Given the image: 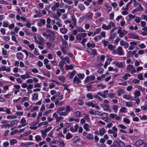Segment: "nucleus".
<instances>
[{"mask_svg":"<svg viewBox=\"0 0 147 147\" xmlns=\"http://www.w3.org/2000/svg\"><path fill=\"white\" fill-rule=\"evenodd\" d=\"M131 76L130 74H125L122 77V78L125 80H126L127 79V77H130Z\"/></svg>","mask_w":147,"mask_h":147,"instance_id":"8fccbe9b","label":"nucleus"},{"mask_svg":"<svg viewBox=\"0 0 147 147\" xmlns=\"http://www.w3.org/2000/svg\"><path fill=\"white\" fill-rule=\"evenodd\" d=\"M86 97L90 99H93V97L91 94L88 93L86 95Z\"/></svg>","mask_w":147,"mask_h":147,"instance_id":"774afa93","label":"nucleus"},{"mask_svg":"<svg viewBox=\"0 0 147 147\" xmlns=\"http://www.w3.org/2000/svg\"><path fill=\"white\" fill-rule=\"evenodd\" d=\"M2 50L3 54L6 57H7L8 54L7 53V51L3 48H2Z\"/></svg>","mask_w":147,"mask_h":147,"instance_id":"58836bf2","label":"nucleus"},{"mask_svg":"<svg viewBox=\"0 0 147 147\" xmlns=\"http://www.w3.org/2000/svg\"><path fill=\"white\" fill-rule=\"evenodd\" d=\"M105 7L107 9V11L109 12H110L112 9V7L108 3H105L104 4Z\"/></svg>","mask_w":147,"mask_h":147,"instance_id":"6ab92c4d","label":"nucleus"},{"mask_svg":"<svg viewBox=\"0 0 147 147\" xmlns=\"http://www.w3.org/2000/svg\"><path fill=\"white\" fill-rule=\"evenodd\" d=\"M136 88L141 90L142 92L144 91L145 90V89L144 88H142L141 86H140L136 85Z\"/></svg>","mask_w":147,"mask_h":147,"instance_id":"bf43d9fd","label":"nucleus"},{"mask_svg":"<svg viewBox=\"0 0 147 147\" xmlns=\"http://www.w3.org/2000/svg\"><path fill=\"white\" fill-rule=\"evenodd\" d=\"M100 106L102 108H104L103 109L105 111H109L110 107V105L105 103H102L100 104Z\"/></svg>","mask_w":147,"mask_h":147,"instance_id":"ddd939ff","label":"nucleus"},{"mask_svg":"<svg viewBox=\"0 0 147 147\" xmlns=\"http://www.w3.org/2000/svg\"><path fill=\"white\" fill-rule=\"evenodd\" d=\"M16 118V117L15 115H9L7 117V118L8 119H15Z\"/></svg>","mask_w":147,"mask_h":147,"instance_id":"09e8293b","label":"nucleus"},{"mask_svg":"<svg viewBox=\"0 0 147 147\" xmlns=\"http://www.w3.org/2000/svg\"><path fill=\"white\" fill-rule=\"evenodd\" d=\"M119 127L121 128L120 130V131L121 132L123 133H127V132L123 129H125L126 128V127L122 124H120L119 125Z\"/></svg>","mask_w":147,"mask_h":147,"instance_id":"9b49d317","label":"nucleus"},{"mask_svg":"<svg viewBox=\"0 0 147 147\" xmlns=\"http://www.w3.org/2000/svg\"><path fill=\"white\" fill-rule=\"evenodd\" d=\"M40 132L41 134L42 137L44 138H45L47 135V133L44 130H41Z\"/></svg>","mask_w":147,"mask_h":147,"instance_id":"c756f323","label":"nucleus"},{"mask_svg":"<svg viewBox=\"0 0 147 147\" xmlns=\"http://www.w3.org/2000/svg\"><path fill=\"white\" fill-rule=\"evenodd\" d=\"M119 112L123 113L127 112V108L124 107H122L119 110Z\"/></svg>","mask_w":147,"mask_h":147,"instance_id":"37998d69","label":"nucleus"},{"mask_svg":"<svg viewBox=\"0 0 147 147\" xmlns=\"http://www.w3.org/2000/svg\"><path fill=\"white\" fill-rule=\"evenodd\" d=\"M37 37H38V39L39 40V42H40V43L41 44H38L41 45H44V44H43L42 43L44 42L45 40H44V39L43 38H42V37L40 35H38L37 36Z\"/></svg>","mask_w":147,"mask_h":147,"instance_id":"aec40b11","label":"nucleus"},{"mask_svg":"<svg viewBox=\"0 0 147 147\" xmlns=\"http://www.w3.org/2000/svg\"><path fill=\"white\" fill-rule=\"evenodd\" d=\"M93 15V14L92 13H89L86 15L87 18L89 20H91L92 19V16Z\"/></svg>","mask_w":147,"mask_h":147,"instance_id":"79ce46f5","label":"nucleus"},{"mask_svg":"<svg viewBox=\"0 0 147 147\" xmlns=\"http://www.w3.org/2000/svg\"><path fill=\"white\" fill-rule=\"evenodd\" d=\"M144 141L141 140L137 141L135 143V145L136 146H139L140 145L143 144L144 143Z\"/></svg>","mask_w":147,"mask_h":147,"instance_id":"5701e85b","label":"nucleus"},{"mask_svg":"<svg viewBox=\"0 0 147 147\" xmlns=\"http://www.w3.org/2000/svg\"><path fill=\"white\" fill-rule=\"evenodd\" d=\"M86 105L88 106H91L92 107H95L94 104L92 102H89L86 103Z\"/></svg>","mask_w":147,"mask_h":147,"instance_id":"4d7b16f0","label":"nucleus"},{"mask_svg":"<svg viewBox=\"0 0 147 147\" xmlns=\"http://www.w3.org/2000/svg\"><path fill=\"white\" fill-rule=\"evenodd\" d=\"M96 115L101 116H106V117L108 116V114L107 113H102L101 112L98 111H95V115Z\"/></svg>","mask_w":147,"mask_h":147,"instance_id":"f8f14e48","label":"nucleus"},{"mask_svg":"<svg viewBox=\"0 0 147 147\" xmlns=\"http://www.w3.org/2000/svg\"><path fill=\"white\" fill-rule=\"evenodd\" d=\"M17 140L16 139H11L9 141L10 144L11 145H14L15 144L17 143Z\"/></svg>","mask_w":147,"mask_h":147,"instance_id":"473e14b6","label":"nucleus"},{"mask_svg":"<svg viewBox=\"0 0 147 147\" xmlns=\"http://www.w3.org/2000/svg\"><path fill=\"white\" fill-rule=\"evenodd\" d=\"M105 47H106L108 44L109 42L108 41L105 40H102V41Z\"/></svg>","mask_w":147,"mask_h":147,"instance_id":"680f3d73","label":"nucleus"},{"mask_svg":"<svg viewBox=\"0 0 147 147\" xmlns=\"http://www.w3.org/2000/svg\"><path fill=\"white\" fill-rule=\"evenodd\" d=\"M20 123L22 124L25 125V126L27 125L28 123L26 122V120L24 117H22L20 120Z\"/></svg>","mask_w":147,"mask_h":147,"instance_id":"393cba45","label":"nucleus"},{"mask_svg":"<svg viewBox=\"0 0 147 147\" xmlns=\"http://www.w3.org/2000/svg\"><path fill=\"white\" fill-rule=\"evenodd\" d=\"M67 31V29L65 28H62L60 29V31L63 34H66Z\"/></svg>","mask_w":147,"mask_h":147,"instance_id":"a878e982","label":"nucleus"},{"mask_svg":"<svg viewBox=\"0 0 147 147\" xmlns=\"http://www.w3.org/2000/svg\"><path fill=\"white\" fill-rule=\"evenodd\" d=\"M81 82L80 79L76 76H75L73 80V83L74 84L77 83V84H78Z\"/></svg>","mask_w":147,"mask_h":147,"instance_id":"4468645a","label":"nucleus"},{"mask_svg":"<svg viewBox=\"0 0 147 147\" xmlns=\"http://www.w3.org/2000/svg\"><path fill=\"white\" fill-rule=\"evenodd\" d=\"M113 63L119 68H121L123 67V65L122 63L120 62L115 61L113 62Z\"/></svg>","mask_w":147,"mask_h":147,"instance_id":"2eb2a0df","label":"nucleus"},{"mask_svg":"<svg viewBox=\"0 0 147 147\" xmlns=\"http://www.w3.org/2000/svg\"><path fill=\"white\" fill-rule=\"evenodd\" d=\"M60 58L63 61H64V60L66 61V62L68 63L69 64L70 63V61L68 57L66 56L64 58H63L62 57H60Z\"/></svg>","mask_w":147,"mask_h":147,"instance_id":"c85d7f7f","label":"nucleus"},{"mask_svg":"<svg viewBox=\"0 0 147 147\" xmlns=\"http://www.w3.org/2000/svg\"><path fill=\"white\" fill-rule=\"evenodd\" d=\"M76 74V71L75 70L73 71L72 72H69L68 74V75H69V78L70 79L72 78Z\"/></svg>","mask_w":147,"mask_h":147,"instance_id":"412c9836","label":"nucleus"},{"mask_svg":"<svg viewBox=\"0 0 147 147\" xmlns=\"http://www.w3.org/2000/svg\"><path fill=\"white\" fill-rule=\"evenodd\" d=\"M35 140L36 142H38L41 141L42 138L40 136L37 135L35 136Z\"/></svg>","mask_w":147,"mask_h":147,"instance_id":"4be33fe9","label":"nucleus"},{"mask_svg":"<svg viewBox=\"0 0 147 147\" xmlns=\"http://www.w3.org/2000/svg\"><path fill=\"white\" fill-rule=\"evenodd\" d=\"M117 50L119 55H123V50L122 47H119L117 49Z\"/></svg>","mask_w":147,"mask_h":147,"instance_id":"a211bd4d","label":"nucleus"},{"mask_svg":"<svg viewBox=\"0 0 147 147\" xmlns=\"http://www.w3.org/2000/svg\"><path fill=\"white\" fill-rule=\"evenodd\" d=\"M84 129L87 131H88L90 130L89 125L87 123H85L84 126Z\"/></svg>","mask_w":147,"mask_h":147,"instance_id":"a19ab883","label":"nucleus"},{"mask_svg":"<svg viewBox=\"0 0 147 147\" xmlns=\"http://www.w3.org/2000/svg\"><path fill=\"white\" fill-rule=\"evenodd\" d=\"M108 90H105L103 92V94L102 92H99L97 93L98 95H94V97L95 98L98 99L100 101H102L103 100L98 95L104 98H107V95L108 94Z\"/></svg>","mask_w":147,"mask_h":147,"instance_id":"f03ea898","label":"nucleus"},{"mask_svg":"<svg viewBox=\"0 0 147 147\" xmlns=\"http://www.w3.org/2000/svg\"><path fill=\"white\" fill-rule=\"evenodd\" d=\"M86 138L88 139L92 140L94 138V136L90 134H89L87 135Z\"/></svg>","mask_w":147,"mask_h":147,"instance_id":"603ef678","label":"nucleus"},{"mask_svg":"<svg viewBox=\"0 0 147 147\" xmlns=\"http://www.w3.org/2000/svg\"><path fill=\"white\" fill-rule=\"evenodd\" d=\"M70 110L69 106L67 105L65 107H62L58 108L57 111V113L60 116H66L68 114Z\"/></svg>","mask_w":147,"mask_h":147,"instance_id":"f257e3e1","label":"nucleus"},{"mask_svg":"<svg viewBox=\"0 0 147 147\" xmlns=\"http://www.w3.org/2000/svg\"><path fill=\"white\" fill-rule=\"evenodd\" d=\"M105 129L103 128L99 130V134L101 136H102L106 132Z\"/></svg>","mask_w":147,"mask_h":147,"instance_id":"bb28decb","label":"nucleus"},{"mask_svg":"<svg viewBox=\"0 0 147 147\" xmlns=\"http://www.w3.org/2000/svg\"><path fill=\"white\" fill-rule=\"evenodd\" d=\"M31 74V73L30 72L26 71V74L24 75L25 76H26V78H31V76H30V74Z\"/></svg>","mask_w":147,"mask_h":147,"instance_id":"6e6d98bb","label":"nucleus"},{"mask_svg":"<svg viewBox=\"0 0 147 147\" xmlns=\"http://www.w3.org/2000/svg\"><path fill=\"white\" fill-rule=\"evenodd\" d=\"M32 99L33 100H36L38 98V94L37 93H35L32 94Z\"/></svg>","mask_w":147,"mask_h":147,"instance_id":"2f4dec72","label":"nucleus"},{"mask_svg":"<svg viewBox=\"0 0 147 147\" xmlns=\"http://www.w3.org/2000/svg\"><path fill=\"white\" fill-rule=\"evenodd\" d=\"M78 7L80 8L81 11L84 10L85 9L84 5L82 4H79L78 5Z\"/></svg>","mask_w":147,"mask_h":147,"instance_id":"0e129e2a","label":"nucleus"},{"mask_svg":"<svg viewBox=\"0 0 147 147\" xmlns=\"http://www.w3.org/2000/svg\"><path fill=\"white\" fill-rule=\"evenodd\" d=\"M48 124V122L46 121L44 122H41L38 124V127H40L42 125H47Z\"/></svg>","mask_w":147,"mask_h":147,"instance_id":"49530a36","label":"nucleus"},{"mask_svg":"<svg viewBox=\"0 0 147 147\" xmlns=\"http://www.w3.org/2000/svg\"><path fill=\"white\" fill-rule=\"evenodd\" d=\"M73 137V135H72L69 132H68L67 133V134L66 136V138L68 140L70 138H71Z\"/></svg>","mask_w":147,"mask_h":147,"instance_id":"c9c22d12","label":"nucleus"},{"mask_svg":"<svg viewBox=\"0 0 147 147\" xmlns=\"http://www.w3.org/2000/svg\"><path fill=\"white\" fill-rule=\"evenodd\" d=\"M80 137H78V136H76L74 137L73 140L74 141V142L76 143L77 141H79L80 140Z\"/></svg>","mask_w":147,"mask_h":147,"instance_id":"864d4df0","label":"nucleus"},{"mask_svg":"<svg viewBox=\"0 0 147 147\" xmlns=\"http://www.w3.org/2000/svg\"><path fill=\"white\" fill-rule=\"evenodd\" d=\"M128 35L129 36V38H132L134 39L140 40V38L138 35L134 33H129Z\"/></svg>","mask_w":147,"mask_h":147,"instance_id":"423d86ee","label":"nucleus"},{"mask_svg":"<svg viewBox=\"0 0 147 147\" xmlns=\"http://www.w3.org/2000/svg\"><path fill=\"white\" fill-rule=\"evenodd\" d=\"M117 129L115 126L112 127V129H109L108 131V133L109 134H113L114 138H116L117 136Z\"/></svg>","mask_w":147,"mask_h":147,"instance_id":"20e7f679","label":"nucleus"},{"mask_svg":"<svg viewBox=\"0 0 147 147\" xmlns=\"http://www.w3.org/2000/svg\"><path fill=\"white\" fill-rule=\"evenodd\" d=\"M115 96V94L113 93H109L108 95V97L109 98H113Z\"/></svg>","mask_w":147,"mask_h":147,"instance_id":"69168bd1","label":"nucleus"},{"mask_svg":"<svg viewBox=\"0 0 147 147\" xmlns=\"http://www.w3.org/2000/svg\"><path fill=\"white\" fill-rule=\"evenodd\" d=\"M61 15V13L59 11H57L56 13L53 14V16L55 20L61 21L59 19V17Z\"/></svg>","mask_w":147,"mask_h":147,"instance_id":"9d476101","label":"nucleus"},{"mask_svg":"<svg viewBox=\"0 0 147 147\" xmlns=\"http://www.w3.org/2000/svg\"><path fill=\"white\" fill-rule=\"evenodd\" d=\"M16 57L18 59H22L23 57V55L22 53L19 52L17 53Z\"/></svg>","mask_w":147,"mask_h":147,"instance_id":"72a5a7b5","label":"nucleus"},{"mask_svg":"<svg viewBox=\"0 0 147 147\" xmlns=\"http://www.w3.org/2000/svg\"><path fill=\"white\" fill-rule=\"evenodd\" d=\"M65 67L66 70L67 71L69 70H71L73 69V66L72 65H65Z\"/></svg>","mask_w":147,"mask_h":147,"instance_id":"cd10ccee","label":"nucleus"},{"mask_svg":"<svg viewBox=\"0 0 147 147\" xmlns=\"http://www.w3.org/2000/svg\"><path fill=\"white\" fill-rule=\"evenodd\" d=\"M77 30L78 32H85V30H84L81 27H78L77 28Z\"/></svg>","mask_w":147,"mask_h":147,"instance_id":"338daca9","label":"nucleus"},{"mask_svg":"<svg viewBox=\"0 0 147 147\" xmlns=\"http://www.w3.org/2000/svg\"><path fill=\"white\" fill-rule=\"evenodd\" d=\"M86 36L87 34L86 33H80L77 35L76 38L78 40L80 41L83 38L86 37Z\"/></svg>","mask_w":147,"mask_h":147,"instance_id":"1a4fd4ad","label":"nucleus"},{"mask_svg":"<svg viewBox=\"0 0 147 147\" xmlns=\"http://www.w3.org/2000/svg\"><path fill=\"white\" fill-rule=\"evenodd\" d=\"M111 6L115 9L117 8L116 10H118L119 9V8H117V4L116 2H113L111 3Z\"/></svg>","mask_w":147,"mask_h":147,"instance_id":"4c0bfd02","label":"nucleus"},{"mask_svg":"<svg viewBox=\"0 0 147 147\" xmlns=\"http://www.w3.org/2000/svg\"><path fill=\"white\" fill-rule=\"evenodd\" d=\"M62 42L63 45V46L66 48H67L68 47V45L67 41L64 40L63 39L62 40Z\"/></svg>","mask_w":147,"mask_h":147,"instance_id":"de8ad7c7","label":"nucleus"},{"mask_svg":"<svg viewBox=\"0 0 147 147\" xmlns=\"http://www.w3.org/2000/svg\"><path fill=\"white\" fill-rule=\"evenodd\" d=\"M10 127L9 124H6L1 126V127L2 129L9 128Z\"/></svg>","mask_w":147,"mask_h":147,"instance_id":"a18cd8bd","label":"nucleus"},{"mask_svg":"<svg viewBox=\"0 0 147 147\" xmlns=\"http://www.w3.org/2000/svg\"><path fill=\"white\" fill-rule=\"evenodd\" d=\"M114 146L118 147H125V144L121 141H115L113 143Z\"/></svg>","mask_w":147,"mask_h":147,"instance_id":"0eeeda50","label":"nucleus"},{"mask_svg":"<svg viewBox=\"0 0 147 147\" xmlns=\"http://www.w3.org/2000/svg\"><path fill=\"white\" fill-rule=\"evenodd\" d=\"M19 121L17 120H14L12 121L11 122V124H10V127H12L13 125L17 124L18 123Z\"/></svg>","mask_w":147,"mask_h":147,"instance_id":"b1692460","label":"nucleus"},{"mask_svg":"<svg viewBox=\"0 0 147 147\" xmlns=\"http://www.w3.org/2000/svg\"><path fill=\"white\" fill-rule=\"evenodd\" d=\"M132 102H127L125 103V105L128 107H131L133 106Z\"/></svg>","mask_w":147,"mask_h":147,"instance_id":"c03bdc74","label":"nucleus"},{"mask_svg":"<svg viewBox=\"0 0 147 147\" xmlns=\"http://www.w3.org/2000/svg\"><path fill=\"white\" fill-rule=\"evenodd\" d=\"M120 45L121 46H124L125 48H127L129 46L128 43L125 42H124L123 40H121L120 42Z\"/></svg>","mask_w":147,"mask_h":147,"instance_id":"dca6fc26","label":"nucleus"},{"mask_svg":"<svg viewBox=\"0 0 147 147\" xmlns=\"http://www.w3.org/2000/svg\"><path fill=\"white\" fill-rule=\"evenodd\" d=\"M88 47L94 48L95 46V44L94 43H91L90 42H88L86 45Z\"/></svg>","mask_w":147,"mask_h":147,"instance_id":"f704fd0d","label":"nucleus"},{"mask_svg":"<svg viewBox=\"0 0 147 147\" xmlns=\"http://www.w3.org/2000/svg\"><path fill=\"white\" fill-rule=\"evenodd\" d=\"M123 122L127 124H129L130 122V120L129 119L126 118H124L123 119Z\"/></svg>","mask_w":147,"mask_h":147,"instance_id":"3c124183","label":"nucleus"},{"mask_svg":"<svg viewBox=\"0 0 147 147\" xmlns=\"http://www.w3.org/2000/svg\"><path fill=\"white\" fill-rule=\"evenodd\" d=\"M126 69L127 71H130V73L131 74H133L136 72V70L135 69L132 65H128L127 66Z\"/></svg>","mask_w":147,"mask_h":147,"instance_id":"39448f33","label":"nucleus"},{"mask_svg":"<svg viewBox=\"0 0 147 147\" xmlns=\"http://www.w3.org/2000/svg\"><path fill=\"white\" fill-rule=\"evenodd\" d=\"M77 75L78 76V78L80 79V80L83 79L85 76L84 74H78Z\"/></svg>","mask_w":147,"mask_h":147,"instance_id":"5fc2aeb1","label":"nucleus"},{"mask_svg":"<svg viewBox=\"0 0 147 147\" xmlns=\"http://www.w3.org/2000/svg\"><path fill=\"white\" fill-rule=\"evenodd\" d=\"M50 37V40L51 41L53 42L55 40V36L53 34H50L49 36Z\"/></svg>","mask_w":147,"mask_h":147,"instance_id":"13d9d810","label":"nucleus"},{"mask_svg":"<svg viewBox=\"0 0 147 147\" xmlns=\"http://www.w3.org/2000/svg\"><path fill=\"white\" fill-rule=\"evenodd\" d=\"M101 31L100 28L97 29L93 33V36H94L96 34H98Z\"/></svg>","mask_w":147,"mask_h":147,"instance_id":"e2e57ef3","label":"nucleus"},{"mask_svg":"<svg viewBox=\"0 0 147 147\" xmlns=\"http://www.w3.org/2000/svg\"><path fill=\"white\" fill-rule=\"evenodd\" d=\"M115 26V24L112 22L110 21L109 22L108 26L105 24H103L102 25V28L104 30H110L111 27H113Z\"/></svg>","mask_w":147,"mask_h":147,"instance_id":"7ed1b4c3","label":"nucleus"},{"mask_svg":"<svg viewBox=\"0 0 147 147\" xmlns=\"http://www.w3.org/2000/svg\"><path fill=\"white\" fill-rule=\"evenodd\" d=\"M134 95L135 97L140 96L141 95L140 91L138 90H136L134 92Z\"/></svg>","mask_w":147,"mask_h":147,"instance_id":"7c9ffc66","label":"nucleus"},{"mask_svg":"<svg viewBox=\"0 0 147 147\" xmlns=\"http://www.w3.org/2000/svg\"><path fill=\"white\" fill-rule=\"evenodd\" d=\"M72 20V23L75 25L76 26V20L75 17V16L74 15H73L71 17Z\"/></svg>","mask_w":147,"mask_h":147,"instance_id":"ea45409f","label":"nucleus"},{"mask_svg":"<svg viewBox=\"0 0 147 147\" xmlns=\"http://www.w3.org/2000/svg\"><path fill=\"white\" fill-rule=\"evenodd\" d=\"M121 28V27H119L117 32V33L119 34V36L121 38L123 37L124 34H127V32L126 31H122Z\"/></svg>","mask_w":147,"mask_h":147,"instance_id":"6e6552de","label":"nucleus"},{"mask_svg":"<svg viewBox=\"0 0 147 147\" xmlns=\"http://www.w3.org/2000/svg\"><path fill=\"white\" fill-rule=\"evenodd\" d=\"M112 109L114 111L115 113H117L118 110V106L116 105H113Z\"/></svg>","mask_w":147,"mask_h":147,"instance_id":"052dcab7","label":"nucleus"},{"mask_svg":"<svg viewBox=\"0 0 147 147\" xmlns=\"http://www.w3.org/2000/svg\"><path fill=\"white\" fill-rule=\"evenodd\" d=\"M105 116V117L102 116V117H101V119L104 120L106 122H109L111 120H109V119L108 117Z\"/></svg>","mask_w":147,"mask_h":147,"instance_id":"e433bc0d","label":"nucleus"},{"mask_svg":"<svg viewBox=\"0 0 147 147\" xmlns=\"http://www.w3.org/2000/svg\"><path fill=\"white\" fill-rule=\"evenodd\" d=\"M78 127V125H76L74 126H72L70 127V131L72 132H75L76 131Z\"/></svg>","mask_w":147,"mask_h":147,"instance_id":"f3484780","label":"nucleus"}]
</instances>
